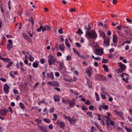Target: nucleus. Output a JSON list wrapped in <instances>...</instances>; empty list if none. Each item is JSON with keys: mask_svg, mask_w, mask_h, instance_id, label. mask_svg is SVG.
<instances>
[{"mask_svg": "<svg viewBox=\"0 0 132 132\" xmlns=\"http://www.w3.org/2000/svg\"><path fill=\"white\" fill-rule=\"evenodd\" d=\"M47 58V61L50 65L53 64L55 66V65L56 58L54 56L51 55H49Z\"/></svg>", "mask_w": 132, "mask_h": 132, "instance_id": "f257e3e1", "label": "nucleus"}, {"mask_svg": "<svg viewBox=\"0 0 132 132\" xmlns=\"http://www.w3.org/2000/svg\"><path fill=\"white\" fill-rule=\"evenodd\" d=\"M86 34L92 39L96 38L97 36L95 31L93 30H92L90 31H88Z\"/></svg>", "mask_w": 132, "mask_h": 132, "instance_id": "f03ea898", "label": "nucleus"}, {"mask_svg": "<svg viewBox=\"0 0 132 132\" xmlns=\"http://www.w3.org/2000/svg\"><path fill=\"white\" fill-rule=\"evenodd\" d=\"M118 65L120 67V69H118L117 70V72L118 73H121L125 70L126 65L122 62L118 63Z\"/></svg>", "mask_w": 132, "mask_h": 132, "instance_id": "7ed1b4c3", "label": "nucleus"}, {"mask_svg": "<svg viewBox=\"0 0 132 132\" xmlns=\"http://www.w3.org/2000/svg\"><path fill=\"white\" fill-rule=\"evenodd\" d=\"M123 28L124 29V31L129 36H132V33L131 32V29L128 27L127 26H123Z\"/></svg>", "mask_w": 132, "mask_h": 132, "instance_id": "20e7f679", "label": "nucleus"}, {"mask_svg": "<svg viewBox=\"0 0 132 132\" xmlns=\"http://www.w3.org/2000/svg\"><path fill=\"white\" fill-rule=\"evenodd\" d=\"M103 53V49L101 48L95 49L94 53L96 55H102Z\"/></svg>", "mask_w": 132, "mask_h": 132, "instance_id": "39448f33", "label": "nucleus"}, {"mask_svg": "<svg viewBox=\"0 0 132 132\" xmlns=\"http://www.w3.org/2000/svg\"><path fill=\"white\" fill-rule=\"evenodd\" d=\"M86 73L88 76L90 77L93 73V70L91 67L89 66L87 69Z\"/></svg>", "mask_w": 132, "mask_h": 132, "instance_id": "423d86ee", "label": "nucleus"}, {"mask_svg": "<svg viewBox=\"0 0 132 132\" xmlns=\"http://www.w3.org/2000/svg\"><path fill=\"white\" fill-rule=\"evenodd\" d=\"M10 87L7 84H5L3 87L4 91L5 94H7L9 92Z\"/></svg>", "mask_w": 132, "mask_h": 132, "instance_id": "0eeeda50", "label": "nucleus"}, {"mask_svg": "<svg viewBox=\"0 0 132 132\" xmlns=\"http://www.w3.org/2000/svg\"><path fill=\"white\" fill-rule=\"evenodd\" d=\"M66 102L69 104V105L70 106L69 109L72 108L75 105V103L74 101H72L69 99L66 100Z\"/></svg>", "mask_w": 132, "mask_h": 132, "instance_id": "6e6552de", "label": "nucleus"}, {"mask_svg": "<svg viewBox=\"0 0 132 132\" xmlns=\"http://www.w3.org/2000/svg\"><path fill=\"white\" fill-rule=\"evenodd\" d=\"M56 123L60 127L63 129H64L65 125V124L63 122H60L59 120L57 121Z\"/></svg>", "mask_w": 132, "mask_h": 132, "instance_id": "1a4fd4ad", "label": "nucleus"}, {"mask_svg": "<svg viewBox=\"0 0 132 132\" xmlns=\"http://www.w3.org/2000/svg\"><path fill=\"white\" fill-rule=\"evenodd\" d=\"M9 112L8 110L6 109H4L1 110L0 111V114L2 116H6L7 113Z\"/></svg>", "mask_w": 132, "mask_h": 132, "instance_id": "9d476101", "label": "nucleus"}, {"mask_svg": "<svg viewBox=\"0 0 132 132\" xmlns=\"http://www.w3.org/2000/svg\"><path fill=\"white\" fill-rule=\"evenodd\" d=\"M125 75L128 77H129V76L127 74L125 73H123L121 75V77H123L122 78V80L123 81H124L128 83V80L129 79V78L127 77H126L125 78H123L125 76Z\"/></svg>", "mask_w": 132, "mask_h": 132, "instance_id": "9b49d317", "label": "nucleus"}, {"mask_svg": "<svg viewBox=\"0 0 132 132\" xmlns=\"http://www.w3.org/2000/svg\"><path fill=\"white\" fill-rule=\"evenodd\" d=\"M114 112L116 115L120 116L122 118H123V112H120L117 110H114Z\"/></svg>", "mask_w": 132, "mask_h": 132, "instance_id": "f8f14e48", "label": "nucleus"}, {"mask_svg": "<svg viewBox=\"0 0 132 132\" xmlns=\"http://www.w3.org/2000/svg\"><path fill=\"white\" fill-rule=\"evenodd\" d=\"M103 39L104 40L103 43L107 46H109L110 43L109 38L108 37L106 36V37Z\"/></svg>", "mask_w": 132, "mask_h": 132, "instance_id": "ddd939ff", "label": "nucleus"}, {"mask_svg": "<svg viewBox=\"0 0 132 132\" xmlns=\"http://www.w3.org/2000/svg\"><path fill=\"white\" fill-rule=\"evenodd\" d=\"M46 75L48 78H50L52 80H53L54 79L53 73L52 72H51L50 73H47Z\"/></svg>", "mask_w": 132, "mask_h": 132, "instance_id": "4468645a", "label": "nucleus"}, {"mask_svg": "<svg viewBox=\"0 0 132 132\" xmlns=\"http://www.w3.org/2000/svg\"><path fill=\"white\" fill-rule=\"evenodd\" d=\"M59 71H62L64 67V62L63 61L61 62L59 61Z\"/></svg>", "mask_w": 132, "mask_h": 132, "instance_id": "2eb2a0df", "label": "nucleus"}, {"mask_svg": "<svg viewBox=\"0 0 132 132\" xmlns=\"http://www.w3.org/2000/svg\"><path fill=\"white\" fill-rule=\"evenodd\" d=\"M39 62L37 61H36L34 62L32 64V66L34 68H37L38 66Z\"/></svg>", "mask_w": 132, "mask_h": 132, "instance_id": "dca6fc26", "label": "nucleus"}, {"mask_svg": "<svg viewBox=\"0 0 132 132\" xmlns=\"http://www.w3.org/2000/svg\"><path fill=\"white\" fill-rule=\"evenodd\" d=\"M98 79L101 80L105 81L106 80V78L104 76L100 75H99L98 76Z\"/></svg>", "mask_w": 132, "mask_h": 132, "instance_id": "f3484780", "label": "nucleus"}, {"mask_svg": "<svg viewBox=\"0 0 132 132\" xmlns=\"http://www.w3.org/2000/svg\"><path fill=\"white\" fill-rule=\"evenodd\" d=\"M60 96L57 95H55L53 97L54 100L55 102H58L60 101Z\"/></svg>", "mask_w": 132, "mask_h": 132, "instance_id": "a211bd4d", "label": "nucleus"}, {"mask_svg": "<svg viewBox=\"0 0 132 132\" xmlns=\"http://www.w3.org/2000/svg\"><path fill=\"white\" fill-rule=\"evenodd\" d=\"M48 84L51 86H55L58 83L57 82L52 81V82L48 81Z\"/></svg>", "mask_w": 132, "mask_h": 132, "instance_id": "6ab92c4d", "label": "nucleus"}, {"mask_svg": "<svg viewBox=\"0 0 132 132\" xmlns=\"http://www.w3.org/2000/svg\"><path fill=\"white\" fill-rule=\"evenodd\" d=\"M100 32V36L102 37L104 39L106 37L105 33L102 31H99Z\"/></svg>", "mask_w": 132, "mask_h": 132, "instance_id": "aec40b11", "label": "nucleus"}, {"mask_svg": "<svg viewBox=\"0 0 132 132\" xmlns=\"http://www.w3.org/2000/svg\"><path fill=\"white\" fill-rule=\"evenodd\" d=\"M118 40V37L116 35H113V42L114 43L117 42Z\"/></svg>", "mask_w": 132, "mask_h": 132, "instance_id": "412c9836", "label": "nucleus"}, {"mask_svg": "<svg viewBox=\"0 0 132 132\" xmlns=\"http://www.w3.org/2000/svg\"><path fill=\"white\" fill-rule=\"evenodd\" d=\"M59 48L61 51H63L65 48V46L64 44H60L59 46Z\"/></svg>", "mask_w": 132, "mask_h": 132, "instance_id": "4be33fe9", "label": "nucleus"}, {"mask_svg": "<svg viewBox=\"0 0 132 132\" xmlns=\"http://www.w3.org/2000/svg\"><path fill=\"white\" fill-rule=\"evenodd\" d=\"M22 35L23 37H24L25 39L27 40H29V37L26 34L24 33H22Z\"/></svg>", "mask_w": 132, "mask_h": 132, "instance_id": "5701e85b", "label": "nucleus"}, {"mask_svg": "<svg viewBox=\"0 0 132 132\" xmlns=\"http://www.w3.org/2000/svg\"><path fill=\"white\" fill-rule=\"evenodd\" d=\"M40 128L42 131H43L44 132H47L46 128L43 126H40Z\"/></svg>", "mask_w": 132, "mask_h": 132, "instance_id": "b1692460", "label": "nucleus"}, {"mask_svg": "<svg viewBox=\"0 0 132 132\" xmlns=\"http://www.w3.org/2000/svg\"><path fill=\"white\" fill-rule=\"evenodd\" d=\"M13 45L12 44H8L7 45V49L9 50H10L13 47Z\"/></svg>", "mask_w": 132, "mask_h": 132, "instance_id": "393cba45", "label": "nucleus"}, {"mask_svg": "<svg viewBox=\"0 0 132 132\" xmlns=\"http://www.w3.org/2000/svg\"><path fill=\"white\" fill-rule=\"evenodd\" d=\"M19 105L20 108L22 109H25V106L22 103H20L19 104Z\"/></svg>", "mask_w": 132, "mask_h": 132, "instance_id": "a878e982", "label": "nucleus"}, {"mask_svg": "<svg viewBox=\"0 0 132 132\" xmlns=\"http://www.w3.org/2000/svg\"><path fill=\"white\" fill-rule=\"evenodd\" d=\"M103 67L104 69L107 72H108L109 71V69L107 67V66L105 64H104L102 66Z\"/></svg>", "mask_w": 132, "mask_h": 132, "instance_id": "bb28decb", "label": "nucleus"}, {"mask_svg": "<svg viewBox=\"0 0 132 132\" xmlns=\"http://www.w3.org/2000/svg\"><path fill=\"white\" fill-rule=\"evenodd\" d=\"M100 106L102 108H103V109L106 110L108 108V107L107 105H100Z\"/></svg>", "mask_w": 132, "mask_h": 132, "instance_id": "cd10ccee", "label": "nucleus"}, {"mask_svg": "<svg viewBox=\"0 0 132 132\" xmlns=\"http://www.w3.org/2000/svg\"><path fill=\"white\" fill-rule=\"evenodd\" d=\"M75 119H74V118H71L70 117L69 120L68 121L70 122H74L75 123Z\"/></svg>", "mask_w": 132, "mask_h": 132, "instance_id": "c85d7f7f", "label": "nucleus"}, {"mask_svg": "<svg viewBox=\"0 0 132 132\" xmlns=\"http://www.w3.org/2000/svg\"><path fill=\"white\" fill-rule=\"evenodd\" d=\"M125 128L127 132H132V130L131 128H128L126 126L125 127Z\"/></svg>", "mask_w": 132, "mask_h": 132, "instance_id": "c756f323", "label": "nucleus"}, {"mask_svg": "<svg viewBox=\"0 0 132 132\" xmlns=\"http://www.w3.org/2000/svg\"><path fill=\"white\" fill-rule=\"evenodd\" d=\"M86 114L89 117L93 118V116L92 115V113L89 112H88Z\"/></svg>", "mask_w": 132, "mask_h": 132, "instance_id": "7c9ffc66", "label": "nucleus"}, {"mask_svg": "<svg viewBox=\"0 0 132 132\" xmlns=\"http://www.w3.org/2000/svg\"><path fill=\"white\" fill-rule=\"evenodd\" d=\"M13 63V62H10L8 63V64L6 66V67L7 68H9L12 65Z\"/></svg>", "mask_w": 132, "mask_h": 132, "instance_id": "2f4dec72", "label": "nucleus"}, {"mask_svg": "<svg viewBox=\"0 0 132 132\" xmlns=\"http://www.w3.org/2000/svg\"><path fill=\"white\" fill-rule=\"evenodd\" d=\"M2 60L5 62H8L10 61V60L9 58H3Z\"/></svg>", "mask_w": 132, "mask_h": 132, "instance_id": "473e14b6", "label": "nucleus"}, {"mask_svg": "<svg viewBox=\"0 0 132 132\" xmlns=\"http://www.w3.org/2000/svg\"><path fill=\"white\" fill-rule=\"evenodd\" d=\"M29 59L32 62L34 60V58L31 55H30L29 57Z\"/></svg>", "mask_w": 132, "mask_h": 132, "instance_id": "72a5a7b5", "label": "nucleus"}, {"mask_svg": "<svg viewBox=\"0 0 132 132\" xmlns=\"http://www.w3.org/2000/svg\"><path fill=\"white\" fill-rule=\"evenodd\" d=\"M92 57L94 59L96 60H98L99 61L101 59V58L98 56L97 57H95L93 55H92Z\"/></svg>", "mask_w": 132, "mask_h": 132, "instance_id": "f704fd0d", "label": "nucleus"}, {"mask_svg": "<svg viewBox=\"0 0 132 132\" xmlns=\"http://www.w3.org/2000/svg\"><path fill=\"white\" fill-rule=\"evenodd\" d=\"M72 50H73L74 52L75 53H76L77 55H78V56H80V54H79V53H78V52L76 51V49L75 48H73Z\"/></svg>", "mask_w": 132, "mask_h": 132, "instance_id": "c9c22d12", "label": "nucleus"}, {"mask_svg": "<svg viewBox=\"0 0 132 132\" xmlns=\"http://www.w3.org/2000/svg\"><path fill=\"white\" fill-rule=\"evenodd\" d=\"M77 33L78 34H82L83 33L82 31V30L80 29H78Z\"/></svg>", "mask_w": 132, "mask_h": 132, "instance_id": "e433bc0d", "label": "nucleus"}, {"mask_svg": "<svg viewBox=\"0 0 132 132\" xmlns=\"http://www.w3.org/2000/svg\"><path fill=\"white\" fill-rule=\"evenodd\" d=\"M44 121L47 123H49L50 122V120L48 119L47 118L44 119Z\"/></svg>", "mask_w": 132, "mask_h": 132, "instance_id": "4c0bfd02", "label": "nucleus"}, {"mask_svg": "<svg viewBox=\"0 0 132 132\" xmlns=\"http://www.w3.org/2000/svg\"><path fill=\"white\" fill-rule=\"evenodd\" d=\"M85 104L87 105H89L91 104V103L90 101L86 100L85 102Z\"/></svg>", "mask_w": 132, "mask_h": 132, "instance_id": "58836bf2", "label": "nucleus"}, {"mask_svg": "<svg viewBox=\"0 0 132 132\" xmlns=\"http://www.w3.org/2000/svg\"><path fill=\"white\" fill-rule=\"evenodd\" d=\"M108 62V59H103L102 61V63H107Z\"/></svg>", "mask_w": 132, "mask_h": 132, "instance_id": "ea45409f", "label": "nucleus"}, {"mask_svg": "<svg viewBox=\"0 0 132 132\" xmlns=\"http://www.w3.org/2000/svg\"><path fill=\"white\" fill-rule=\"evenodd\" d=\"M104 117L105 118H106V121H110L111 120L109 118V116H108L107 117H106L105 116H104Z\"/></svg>", "mask_w": 132, "mask_h": 132, "instance_id": "a19ab883", "label": "nucleus"}, {"mask_svg": "<svg viewBox=\"0 0 132 132\" xmlns=\"http://www.w3.org/2000/svg\"><path fill=\"white\" fill-rule=\"evenodd\" d=\"M63 29L62 28H60L58 30V33L59 34H62L63 33Z\"/></svg>", "mask_w": 132, "mask_h": 132, "instance_id": "79ce46f5", "label": "nucleus"}, {"mask_svg": "<svg viewBox=\"0 0 132 132\" xmlns=\"http://www.w3.org/2000/svg\"><path fill=\"white\" fill-rule=\"evenodd\" d=\"M50 113H52L54 111V107H53L52 108H50Z\"/></svg>", "mask_w": 132, "mask_h": 132, "instance_id": "37998d69", "label": "nucleus"}, {"mask_svg": "<svg viewBox=\"0 0 132 132\" xmlns=\"http://www.w3.org/2000/svg\"><path fill=\"white\" fill-rule=\"evenodd\" d=\"M35 121L39 124L40 123L42 122L41 120L40 119H36Z\"/></svg>", "mask_w": 132, "mask_h": 132, "instance_id": "c03bdc74", "label": "nucleus"}, {"mask_svg": "<svg viewBox=\"0 0 132 132\" xmlns=\"http://www.w3.org/2000/svg\"><path fill=\"white\" fill-rule=\"evenodd\" d=\"M100 95L102 98L103 99H106V97L102 93H101Z\"/></svg>", "mask_w": 132, "mask_h": 132, "instance_id": "a18cd8bd", "label": "nucleus"}, {"mask_svg": "<svg viewBox=\"0 0 132 132\" xmlns=\"http://www.w3.org/2000/svg\"><path fill=\"white\" fill-rule=\"evenodd\" d=\"M89 82V81H87V85H88L89 87L90 88H91L92 86V85L91 84L90 82Z\"/></svg>", "mask_w": 132, "mask_h": 132, "instance_id": "49530a36", "label": "nucleus"}, {"mask_svg": "<svg viewBox=\"0 0 132 132\" xmlns=\"http://www.w3.org/2000/svg\"><path fill=\"white\" fill-rule=\"evenodd\" d=\"M27 33L29 34V35H30V36L31 37H32L33 35V33H30V31H28V29L27 30Z\"/></svg>", "mask_w": 132, "mask_h": 132, "instance_id": "de8ad7c7", "label": "nucleus"}, {"mask_svg": "<svg viewBox=\"0 0 132 132\" xmlns=\"http://www.w3.org/2000/svg\"><path fill=\"white\" fill-rule=\"evenodd\" d=\"M39 84V83L38 82H36L35 85L33 86V88H36L38 87Z\"/></svg>", "mask_w": 132, "mask_h": 132, "instance_id": "09e8293b", "label": "nucleus"}, {"mask_svg": "<svg viewBox=\"0 0 132 132\" xmlns=\"http://www.w3.org/2000/svg\"><path fill=\"white\" fill-rule=\"evenodd\" d=\"M40 61L41 63L44 64L45 62V60L44 59H42L40 60Z\"/></svg>", "mask_w": 132, "mask_h": 132, "instance_id": "8fccbe9b", "label": "nucleus"}, {"mask_svg": "<svg viewBox=\"0 0 132 132\" xmlns=\"http://www.w3.org/2000/svg\"><path fill=\"white\" fill-rule=\"evenodd\" d=\"M49 128L50 129H53V125L52 124H50L48 126Z\"/></svg>", "mask_w": 132, "mask_h": 132, "instance_id": "3c124183", "label": "nucleus"}, {"mask_svg": "<svg viewBox=\"0 0 132 132\" xmlns=\"http://www.w3.org/2000/svg\"><path fill=\"white\" fill-rule=\"evenodd\" d=\"M13 93L14 94H18V90H16L14 89L13 90Z\"/></svg>", "mask_w": 132, "mask_h": 132, "instance_id": "603ef678", "label": "nucleus"}, {"mask_svg": "<svg viewBox=\"0 0 132 132\" xmlns=\"http://www.w3.org/2000/svg\"><path fill=\"white\" fill-rule=\"evenodd\" d=\"M93 108L94 106L93 105H90L88 107L89 109L91 110H92L93 109Z\"/></svg>", "mask_w": 132, "mask_h": 132, "instance_id": "864d4df0", "label": "nucleus"}, {"mask_svg": "<svg viewBox=\"0 0 132 132\" xmlns=\"http://www.w3.org/2000/svg\"><path fill=\"white\" fill-rule=\"evenodd\" d=\"M29 21H31L32 25H33L34 24V20L32 17H31V18L29 19Z\"/></svg>", "mask_w": 132, "mask_h": 132, "instance_id": "5fc2aeb1", "label": "nucleus"}, {"mask_svg": "<svg viewBox=\"0 0 132 132\" xmlns=\"http://www.w3.org/2000/svg\"><path fill=\"white\" fill-rule=\"evenodd\" d=\"M62 101L63 103H66V100L64 98L62 97L61 98Z\"/></svg>", "mask_w": 132, "mask_h": 132, "instance_id": "6e6d98bb", "label": "nucleus"}, {"mask_svg": "<svg viewBox=\"0 0 132 132\" xmlns=\"http://www.w3.org/2000/svg\"><path fill=\"white\" fill-rule=\"evenodd\" d=\"M42 30V25H40V27L37 29V31L38 32H40Z\"/></svg>", "mask_w": 132, "mask_h": 132, "instance_id": "4d7b16f0", "label": "nucleus"}, {"mask_svg": "<svg viewBox=\"0 0 132 132\" xmlns=\"http://www.w3.org/2000/svg\"><path fill=\"white\" fill-rule=\"evenodd\" d=\"M0 80L3 82H5L6 81V79L2 78H0Z\"/></svg>", "mask_w": 132, "mask_h": 132, "instance_id": "13d9d810", "label": "nucleus"}, {"mask_svg": "<svg viewBox=\"0 0 132 132\" xmlns=\"http://www.w3.org/2000/svg\"><path fill=\"white\" fill-rule=\"evenodd\" d=\"M76 45L78 47H80L81 46V45L78 43H76Z\"/></svg>", "mask_w": 132, "mask_h": 132, "instance_id": "bf43d9fd", "label": "nucleus"}, {"mask_svg": "<svg viewBox=\"0 0 132 132\" xmlns=\"http://www.w3.org/2000/svg\"><path fill=\"white\" fill-rule=\"evenodd\" d=\"M94 130L95 129L94 127H93L91 128L90 131L91 132H94Z\"/></svg>", "mask_w": 132, "mask_h": 132, "instance_id": "052dcab7", "label": "nucleus"}, {"mask_svg": "<svg viewBox=\"0 0 132 132\" xmlns=\"http://www.w3.org/2000/svg\"><path fill=\"white\" fill-rule=\"evenodd\" d=\"M53 116L55 118L54 120H56L57 119V115L56 114H53Z\"/></svg>", "mask_w": 132, "mask_h": 132, "instance_id": "680f3d73", "label": "nucleus"}, {"mask_svg": "<svg viewBox=\"0 0 132 132\" xmlns=\"http://www.w3.org/2000/svg\"><path fill=\"white\" fill-rule=\"evenodd\" d=\"M57 56H61L62 55V53L59 52H58L57 53Z\"/></svg>", "mask_w": 132, "mask_h": 132, "instance_id": "e2e57ef3", "label": "nucleus"}, {"mask_svg": "<svg viewBox=\"0 0 132 132\" xmlns=\"http://www.w3.org/2000/svg\"><path fill=\"white\" fill-rule=\"evenodd\" d=\"M126 20L129 23H131L132 22V21L131 20L129 19L128 18H127L126 19Z\"/></svg>", "mask_w": 132, "mask_h": 132, "instance_id": "0e129e2a", "label": "nucleus"}, {"mask_svg": "<svg viewBox=\"0 0 132 132\" xmlns=\"http://www.w3.org/2000/svg\"><path fill=\"white\" fill-rule=\"evenodd\" d=\"M45 27L46 28V30H49L50 29V27L48 26H46Z\"/></svg>", "mask_w": 132, "mask_h": 132, "instance_id": "69168bd1", "label": "nucleus"}, {"mask_svg": "<svg viewBox=\"0 0 132 132\" xmlns=\"http://www.w3.org/2000/svg\"><path fill=\"white\" fill-rule=\"evenodd\" d=\"M103 24L101 22H98V25L101 26L102 27L103 26Z\"/></svg>", "mask_w": 132, "mask_h": 132, "instance_id": "338daca9", "label": "nucleus"}, {"mask_svg": "<svg viewBox=\"0 0 132 132\" xmlns=\"http://www.w3.org/2000/svg\"><path fill=\"white\" fill-rule=\"evenodd\" d=\"M127 118L129 121L132 122V118H131L130 117L128 116L127 117Z\"/></svg>", "mask_w": 132, "mask_h": 132, "instance_id": "774afa93", "label": "nucleus"}]
</instances>
